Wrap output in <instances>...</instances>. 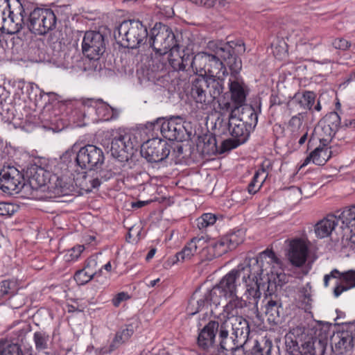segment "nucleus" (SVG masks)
Listing matches in <instances>:
<instances>
[{
  "instance_id": "nucleus-1",
  "label": "nucleus",
  "mask_w": 355,
  "mask_h": 355,
  "mask_svg": "<svg viewBox=\"0 0 355 355\" xmlns=\"http://www.w3.org/2000/svg\"><path fill=\"white\" fill-rule=\"evenodd\" d=\"M280 261L272 250L266 249L256 257H246L236 268L226 274L210 290V298L213 304L218 306L223 300L234 296L237 288L247 289V285L252 283H262L264 279L270 283L280 277Z\"/></svg>"
},
{
  "instance_id": "nucleus-2",
  "label": "nucleus",
  "mask_w": 355,
  "mask_h": 355,
  "mask_svg": "<svg viewBox=\"0 0 355 355\" xmlns=\"http://www.w3.org/2000/svg\"><path fill=\"white\" fill-rule=\"evenodd\" d=\"M67 165L62 161L51 160L44 168L35 166L31 169L29 187L33 191H48L55 196H64L70 191Z\"/></svg>"
},
{
  "instance_id": "nucleus-3",
  "label": "nucleus",
  "mask_w": 355,
  "mask_h": 355,
  "mask_svg": "<svg viewBox=\"0 0 355 355\" xmlns=\"http://www.w3.org/2000/svg\"><path fill=\"white\" fill-rule=\"evenodd\" d=\"M219 339L221 350L211 355H235L236 352L248 350L250 334L248 322L241 315L220 318Z\"/></svg>"
},
{
  "instance_id": "nucleus-4",
  "label": "nucleus",
  "mask_w": 355,
  "mask_h": 355,
  "mask_svg": "<svg viewBox=\"0 0 355 355\" xmlns=\"http://www.w3.org/2000/svg\"><path fill=\"white\" fill-rule=\"evenodd\" d=\"M285 344L288 355H324L327 343L297 327L286 335Z\"/></svg>"
},
{
  "instance_id": "nucleus-5",
  "label": "nucleus",
  "mask_w": 355,
  "mask_h": 355,
  "mask_svg": "<svg viewBox=\"0 0 355 355\" xmlns=\"http://www.w3.org/2000/svg\"><path fill=\"white\" fill-rule=\"evenodd\" d=\"M224 89L220 79L206 78L201 75L192 80L190 94L199 108L207 110L223 94Z\"/></svg>"
},
{
  "instance_id": "nucleus-6",
  "label": "nucleus",
  "mask_w": 355,
  "mask_h": 355,
  "mask_svg": "<svg viewBox=\"0 0 355 355\" xmlns=\"http://www.w3.org/2000/svg\"><path fill=\"white\" fill-rule=\"evenodd\" d=\"M26 5L21 0H0V31L14 35L25 27Z\"/></svg>"
},
{
  "instance_id": "nucleus-7",
  "label": "nucleus",
  "mask_w": 355,
  "mask_h": 355,
  "mask_svg": "<svg viewBox=\"0 0 355 355\" xmlns=\"http://www.w3.org/2000/svg\"><path fill=\"white\" fill-rule=\"evenodd\" d=\"M262 283H251L247 285V289L244 292L243 300L241 297H239L235 294L232 296L230 300L224 306L223 318H227V317H232V315H239V311L245 307H248L249 311L259 317V308L258 303L261 298V293L260 287Z\"/></svg>"
},
{
  "instance_id": "nucleus-8",
  "label": "nucleus",
  "mask_w": 355,
  "mask_h": 355,
  "mask_svg": "<svg viewBox=\"0 0 355 355\" xmlns=\"http://www.w3.org/2000/svg\"><path fill=\"white\" fill-rule=\"evenodd\" d=\"M147 26L139 20H124L114 31V37L121 45L128 49H137L148 39Z\"/></svg>"
},
{
  "instance_id": "nucleus-9",
  "label": "nucleus",
  "mask_w": 355,
  "mask_h": 355,
  "mask_svg": "<svg viewBox=\"0 0 355 355\" xmlns=\"http://www.w3.org/2000/svg\"><path fill=\"white\" fill-rule=\"evenodd\" d=\"M26 11L25 27L32 33L44 35L55 28L57 18L51 9L35 8L31 10L26 6Z\"/></svg>"
},
{
  "instance_id": "nucleus-10",
  "label": "nucleus",
  "mask_w": 355,
  "mask_h": 355,
  "mask_svg": "<svg viewBox=\"0 0 355 355\" xmlns=\"http://www.w3.org/2000/svg\"><path fill=\"white\" fill-rule=\"evenodd\" d=\"M228 88L229 91L218 100L219 107L224 112L239 111L245 105L249 88L242 79L238 78H230Z\"/></svg>"
},
{
  "instance_id": "nucleus-11",
  "label": "nucleus",
  "mask_w": 355,
  "mask_h": 355,
  "mask_svg": "<svg viewBox=\"0 0 355 355\" xmlns=\"http://www.w3.org/2000/svg\"><path fill=\"white\" fill-rule=\"evenodd\" d=\"M111 137V155L120 162L129 160L134 153L135 147L138 146L136 137L130 133L112 130Z\"/></svg>"
},
{
  "instance_id": "nucleus-12",
  "label": "nucleus",
  "mask_w": 355,
  "mask_h": 355,
  "mask_svg": "<svg viewBox=\"0 0 355 355\" xmlns=\"http://www.w3.org/2000/svg\"><path fill=\"white\" fill-rule=\"evenodd\" d=\"M149 43L157 52L168 53L179 46L171 28L161 23H156L151 29Z\"/></svg>"
},
{
  "instance_id": "nucleus-13",
  "label": "nucleus",
  "mask_w": 355,
  "mask_h": 355,
  "mask_svg": "<svg viewBox=\"0 0 355 355\" xmlns=\"http://www.w3.org/2000/svg\"><path fill=\"white\" fill-rule=\"evenodd\" d=\"M228 130L233 139L224 140L222 143L223 151L230 150L244 144L249 138L250 132L244 123L236 116L238 111H229Z\"/></svg>"
},
{
  "instance_id": "nucleus-14",
  "label": "nucleus",
  "mask_w": 355,
  "mask_h": 355,
  "mask_svg": "<svg viewBox=\"0 0 355 355\" xmlns=\"http://www.w3.org/2000/svg\"><path fill=\"white\" fill-rule=\"evenodd\" d=\"M105 162V155L101 148L88 144L80 148L76 154V162L82 169L95 171Z\"/></svg>"
},
{
  "instance_id": "nucleus-15",
  "label": "nucleus",
  "mask_w": 355,
  "mask_h": 355,
  "mask_svg": "<svg viewBox=\"0 0 355 355\" xmlns=\"http://www.w3.org/2000/svg\"><path fill=\"white\" fill-rule=\"evenodd\" d=\"M25 186L23 174L15 166H4L0 171V189L6 193H18Z\"/></svg>"
},
{
  "instance_id": "nucleus-16",
  "label": "nucleus",
  "mask_w": 355,
  "mask_h": 355,
  "mask_svg": "<svg viewBox=\"0 0 355 355\" xmlns=\"http://www.w3.org/2000/svg\"><path fill=\"white\" fill-rule=\"evenodd\" d=\"M82 51L89 60H98L105 51L104 35L97 31H87L82 42Z\"/></svg>"
},
{
  "instance_id": "nucleus-17",
  "label": "nucleus",
  "mask_w": 355,
  "mask_h": 355,
  "mask_svg": "<svg viewBox=\"0 0 355 355\" xmlns=\"http://www.w3.org/2000/svg\"><path fill=\"white\" fill-rule=\"evenodd\" d=\"M331 345L334 353L343 355L355 345V325H347L334 334L331 338Z\"/></svg>"
},
{
  "instance_id": "nucleus-18",
  "label": "nucleus",
  "mask_w": 355,
  "mask_h": 355,
  "mask_svg": "<svg viewBox=\"0 0 355 355\" xmlns=\"http://www.w3.org/2000/svg\"><path fill=\"white\" fill-rule=\"evenodd\" d=\"M170 146L158 138L148 140L141 147V155L149 162H159L170 154Z\"/></svg>"
},
{
  "instance_id": "nucleus-19",
  "label": "nucleus",
  "mask_w": 355,
  "mask_h": 355,
  "mask_svg": "<svg viewBox=\"0 0 355 355\" xmlns=\"http://www.w3.org/2000/svg\"><path fill=\"white\" fill-rule=\"evenodd\" d=\"M153 130H160L162 136L169 141H182L184 139L186 129L176 119H158L151 123Z\"/></svg>"
},
{
  "instance_id": "nucleus-20",
  "label": "nucleus",
  "mask_w": 355,
  "mask_h": 355,
  "mask_svg": "<svg viewBox=\"0 0 355 355\" xmlns=\"http://www.w3.org/2000/svg\"><path fill=\"white\" fill-rule=\"evenodd\" d=\"M331 279H336V286L334 289V295L336 297H339L344 291L355 287V270H354L343 272L337 269L332 270L329 274H327L324 277L325 287L329 286Z\"/></svg>"
},
{
  "instance_id": "nucleus-21",
  "label": "nucleus",
  "mask_w": 355,
  "mask_h": 355,
  "mask_svg": "<svg viewBox=\"0 0 355 355\" xmlns=\"http://www.w3.org/2000/svg\"><path fill=\"white\" fill-rule=\"evenodd\" d=\"M202 58L199 72L203 71L206 78L220 79L224 87V76L227 74V71L222 60L214 54L209 53H202Z\"/></svg>"
},
{
  "instance_id": "nucleus-22",
  "label": "nucleus",
  "mask_w": 355,
  "mask_h": 355,
  "mask_svg": "<svg viewBox=\"0 0 355 355\" xmlns=\"http://www.w3.org/2000/svg\"><path fill=\"white\" fill-rule=\"evenodd\" d=\"M220 325L218 322L209 321L200 331L197 343L198 347L205 351H208L214 347L216 335Z\"/></svg>"
},
{
  "instance_id": "nucleus-23",
  "label": "nucleus",
  "mask_w": 355,
  "mask_h": 355,
  "mask_svg": "<svg viewBox=\"0 0 355 355\" xmlns=\"http://www.w3.org/2000/svg\"><path fill=\"white\" fill-rule=\"evenodd\" d=\"M205 236H196L192 238L183 248L175 254L177 261H186L190 260L196 255H200V250L205 247ZM175 263V261H173Z\"/></svg>"
},
{
  "instance_id": "nucleus-24",
  "label": "nucleus",
  "mask_w": 355,
  "mask_h": 355,
  "mask_svg": "<svg viewBox=\"0 0 355 355\" xmlns=\"http://www.w3.org/2000/svg\"><path fill=\"white\" fill-rule=\"evenodd\" d=\"M288 254L289 260L295 266H302L306 260L308 248L301 239H295L291 242Z\"/></svg>"
},
{
  "instance_id": "nucleus-25",
  "label": "nucleus",
  "mask_w": 355,
  "mask_h": 355,
  "mask_svg": "<svg viewBox=\"0 0 355 355\" xmlns=\"http://www.w3.org/2000/svg\"><path fill=\"white\" fill-rule=\"evenodd\" d=\"M334 215H329L316 223L315 225V233L318 238L322 239L330 235L335 227L338 225L339 220L342 222L340 218Z\"/></svg>"
},
{
  "instance_id": "nucleus-26",
  "label": "nucleus",
  "mask_w": 355,
  "mask_h": 355,
  "mask_svg": "<svg viewBox=\"0 0 355 355\" xmlns=\"http://www.w3.org/2000/svg\"><path fill=\"white\" fill-rule=\"evenodd\" d=\"M241 112L239 114V119L251 130L257 125L258 121V112H261V103H259L257 110L252 105H244L241 107Z\"/></svg>"
},
{
  "instance_id": "nucleus-27",
  "label": "nucleus",
  "mask_w": 355,
  "mask_h": 355,
  "mask_svg": "<svg viewBox=\"0 0 355 355\" xmlns=\"http://www.w3.org/2000/svg\"><path fill=\"white\" fill-rule=\"evenodd\" d=\"M332 153L331 148H327L326 146L317 147L306 157L302 166L307 165L311 161L316 165L322 166L329 159Z\"/></svg>"
},
{
  "instance_id": "nucleus-28",
  "label": "nucleus",
  "mask_w": 355,
  "mask_h": 355,
  "mask_svg": "<svg viewBox=\"0 0 355 355\" xmlns=\"http://www.w3.org/2000/svg\"><path fill=\"white\" fill-rule=\"evenodd\" d=\"M266 315L269 323H280L283 315L282 303L277 300H268L266 304Z\"/></svg>"
},
{
  "instance_id": "nucleus-29",
  "label": "nucleus",
  "mask_w": 355,
  "mask_h": 355,
  "mask_svg": "<svg viewBox=\"0 0 355 355\" xmlns=\"http://www.w3.org/2000/svg\"><path fill=\"white\" fill-rule=\"evenodd\" d=\"M316 95L313 92L304 91L302 93L295 94L291 103L298 105L300 108L311 110Z\"/></svg>"
},
{
  "instance_id": "nucleus-30",
  "label": "nucleus",
  "mask_w": 355,
  "mask_h": 355,
  "mask_svg": "<svg viewBox=\"0 0 355 355\" xmlns=\"http://www.w3.org/2000/svg\"><path fill=\"white\" fill-rule=\"evenodd\" d=\"M342 224L350 230L352 233L350 241L355 248V205L345 208L340 214Z\"/></svg>"
},
{
  "instance_id": "nucleus-31",
  "label": "nucleus",
  "mask_w": 355,
  "mask_h": 355,
  "mask_svg": "<svg viewBox=\"0 0 355 355\" xmlns=\"http://www.w3.org/2000/svg\"><path fill=\"white\" fill-rule=\"evenodd\" d=\"M90 103L91 105L95 107L96 114L101 120L107 121L115 117L116 110L101 99L91 100Z\"/></svg>"
},
{
  "instance_id": "nucleus-32",
  "label": "nucleus",
  "mask_w": 355,
  "mask_h": 355,
  "mask_svg": "<svg viewBox=\"0 0 355 355\" xmlns=\"http://www.w3.org/2000/svg\"><path fill=\"white\" fill-rule=\"evenodd\" d=\"M254 345L248 355H272V343L266 338L253 340Z\"/></svg>"
},
{
  "instance_id": "nucleus-33",
  "label": "nucleus",
  "mask_w": 355,
  "mask_h": 355,
  "mask_svg": "<svg viewBox=\"0 0 355 355\" xmlns=\"http://www.w3.org/2000/svg\"><path fill=\"white\" fill-rule=\"evenodd\" d=\"M209 47L214 50V55L217 56L220 60H223L226 62L230 57L234 55V52L232 51V46L227 42H220L218 44L213 42H209Z\"/></svg>"
},
{
  "instance_id": "nucleus-34",
  "label": "nucleus",
  "mask_w": 355,
  "mask_h": 355,
  "mask_svg": "<svg viewBox=\"0 0 355 355\" xmlns=\"http://www.w3.org/2000/svg\"><path fill=\"white\" fill-rule=\"evenodd\" d=\"M201 60H202V54H198L193 56L192 54L184 53L182 55L180 71H187L191 68L193 71L196 70V72H198L199 66L201 65Z\"/></svg>"
},
{
  "instance_id": "nucleus-35",
  "label": "nucleus",
  "mask_w": 355,
  "mask_h": 355,
  "mask_svg": "<svg viewBox=\"0 0 355 355\" xmlns=\"http://www.w3.org/2000/svg\"><path fill=\"white\" fill-rule=\"evenodd\" d=\"M152 69L155 71H163L168 66V53L155 51L152 57Z\"/></svg>"
},
{
  "instance_id": "nucleus-36",
  "label": "nucleus",
  "mask_w": 355,
  "mask_h": 355,
  "mask_svg": "<svg viewBox=\"0 0 355 355\" xmlns=\"http://www.w3.org/2000/svg\"><path fill=\"white\" fill-rule=\"evenodd\" d=\"M198 147L202 149L203 153L211 154L217 152L216 137L212 135H205L199 140Z\"/></svg>"
},
{
  "instance_id": "nucleus-37",
  "label": "nucleus",
  "mask_w": 355,
  "mask_h": 355,
  "mask_svg": "<svg viewBox=\"0 0 355 355\" xmlns=\"http://www.w3.org/2000/svg\"><path fill=\"white\" fill-rule=\"evenodd\" d=\"M134 330L132 326L127 327L125 329L118 331L115 337L110 345L109 351L112 352L121 345L126 342L130 336L133 334Z\"/></svg>"
},
{
  "instance_id": "nucleus-38",
  "label": "nucleus",
  "mask_w": 355,
  "mask_h": 355,
  "mask_svg": "<svg viewBox=\"0 0 355 355\" xmlns=\"http://www.w3.org/2000/svg\"><path fill=\"white\" fill-rule=\"evenodd\" d=\"M96 175L92 177L89 180L92 187L93 189L98 188L103 182L107 181L113 177L114 173L108 168H102L101 167L96 170Z\"/></svg>"
},
{
  "instance_id": "nucleus-39",
  "label": "nucleus",
  "mask_w": 355,
  "mask_h": 355,
  "mask_svg": "<svg viewBox=\"0 0 355 355\" xmlns=\"http://www.w3.org/2000/svg\"><path fill=\"white\" fill-rule=\"evenodd\" d=\"M266 178V173L264 169L257 171L251 182L248 184V191L250 194L256 193L261 187L265 179Z\"/></svg>"
},
{
  "instance_id": "nucleus-40",
  "label": "nucleus",
  "mask_w": 355,
  "mask_h": 355,
  "mask_svg": "<svg viewBox=\"0 0 355 355\" xmlns=\"http://www.w3.org/2000/svg\"><path fill=\"white\" fill-rule=\"evenodd\" d=\"M0 355H24L17 344L11 343L7 340H0Z\"/></svg>"
},
{
  "instance_id": "nucleus-41",
  "label": "nucleus",
  "mask_w": 355,
  "mask_h": 355,
  "mask_svg": "<svg viewBox=\"0 0 355 355\" xmlns=\"http://www.w3.org/2000/svg\"><path fill=\"white\" fill-rule=\"evenodd\" d=\"M210 250L213 251L214 256L220 257L231 250L225 236L221 237L217 241H214L210 243Z\"/></svg>"
},
{
  "instance_id": "nucleus-42",
  "label": "nucleus",
  "mask_w": 355,
  "mask_h": 355,
  "mask_svg": "<svg viewBox=\"0 0 355 355\" xmlns=\"http://www.w3.org/2000/svg\"><path fill=\"white\" fill-rule=\"evenodd\" d=\"M179 49L178 46L168 53V65L175 71H180L182 60V55L180 53Z\"/></svg>"
},
{
  "instance_id": "nucleus-43",
  "label": "nucleus",
  "mask_w": 355,
  "mask_h": 355,
  "mask_svg": "<svg viewBox=\"0 0 355 355\" xmlns=\"http://www.w3.org/2000/svg\"><path fill=\"white\" fill-rule=\"evenodd\" d=\"M216 219V215L211 213H205L196 219V225L200 230L203 231L207 227L213 225Z\"/></svg>"
},
{
  "instance_id": "nucleus-44",
  "label": "nucleus",
  "mask_w": 355,
  "mask_h": 355,
  "mask_svg": "<svg viewBox=\"0 0 355 355\" xmlns=\"http://www.w3.org/2000/svg\"><path fill=\"white\" fill-rule=\"evenodd\" d=\"M224 236L232 250L243 241L244 232L242 230H239Z\"/></svg>"
},
{
  "instance_id": "nucleus-45",
  "label": "nucleus",
  "mask_w": 355,
  "mask_h": 355,
  "mask_svg": "<svg viewBox=\"0 0 355 355\" xmlns=\"http://www.w3.org/2000/svg\"><path fill=\"white\" fill-rule=\"evenodd\" d=\"M306 115V112H302L291 118L288 121V126L291 128V131H297L302 127Z\"/></svg>"
},
{
  "instance_id": "nucleus-46",
  "label": "nucleus",
  "mask_w": 355,
  "mask_h": 355,
  "mask_svg": "<svg viewBox=\"0 0 355 355\" xmlns=\"http://www.w3.org/2000/svg\"><path fill=\"white\" fill-rule=\"evenodd\" d=\"M33 338L35 343V347L37 350H42L47 348L48 341L49 340L48 334L42 331H36L34 334Z\"/></svg>"
},
{
  "instance_id": "nucleus-47",
  "label": "nucleus",
  "mask_w": 355,
  "mask_h": 355,
  "mask_svg": "<svg viewBox=\"0 0 355 355\" xmlns=\"http://www.w3.org/2000/svg\"><path fill=\"white\" fill-rule=\"evenodd\" d=\"M226 63L231 71V76L234 77V78H237L236 75L239 73L242 67L241 60L236 55H234L226 61Z\"/></svg>"
},
{
  "instance_id": "nucleus-48",
  "label": "nucleus",
  "mask_w": 355,
  "mask_h": 355,
  "mask_svg": "<svg viewBox=\"0 0 355 355\" xmlns=\"http://www.w3.org/2000/svg\"><path fill=\"white\" fill-rule=\"evenodd\" d=\"M91 272H88L85 268L78 270L74 275V279L79 285H85L91 281L94 276L91 275Z\"/></svg>"
},
{
  "instance_id": "nucleus-49",
  "label": "nucleus",
  "mask_w": 355,
  "mask_h": 355,
  "mask_svg": "<svg viewBox=\"0 0 355 355\" xmlns=\"http://www.w3.org/2000/svg\"><path fill=\"white\" fill-rule=\"evenodd\" d=\"M321 133L320 141L322 143L323 146H326L336 133V130L329 127V125L324 124L321 128Z\"/></svg>"
},
{
  "instance_id": "nucleus-50",
  "label": "nucleus",
  "mask_w": 355,
  "mask_h": 355,
  "mask_svg": "<svg viewBox=\"0 0 355 355\" xmlns=\"http://www.w3.org/2000/svg\"><path fill=\"white\" fill-rule=\"evenodd\" d=\"M340 117L336 112H330L326 116L325 124L338 131L340 125Z\"/></svg>"
},
{
  "instance_id": "nucleus-51",
  "label": "nucleus",
  "mask_w": 355,
  "mask_h": 355,
  "mask_svg": "<svg viewBox=\"0 0 355 355\" xmlns=\"http://www.w3.org/2000/svg\"><path fill=\"white\" fill-rule=\"evenodd\" d=\"M97 258L98 257L96 256L89 257L87 260L86 264L84 267L88 272H91L92 273L90 274L93 276L96 275L98 272L100 274L102 270V268H98Z\"/></svg>"
},
{
  "instance_id": "nucleus-52",
  "label": "nucleus",
  "mask_w": 355,
  "mask_h": 355,
  "mask_svg": "<svg viewBox=\"0 0 355 355\" xmlns=\"http://www.w3.org/2000/svg\"><path fill=\"white\" fill-rule=\"evenodd\" d=\"M271 48L275 56L283 55L287 52V45L282 40H278L277 43L273 42L271 44Z\"/></svg>"
},
{
  "instance_id": "nucleus-53",
  "label": "nucleus",
  "mask_w": 355,
  "mask_h": 355,
  "mask_svg": "<svg viewBox=\"0 0 355 355\" xmlns=\"http://www.w3.org/2000/svg\"><path fill=\"white\" fill-rule=\"evenodd\" d=\"M28 331L26 329H22L17 331L15 334V337L12 338L11 340H9L11 343L17 344L20 347L21 345H25L26 343V334Z\"/></svg>"
},
{
  "instance_id": "nucleus-54",
  "label": "nucleus",
  "mask_w": 355,
  "mask_h": 355,
  "mask_svg": "<svg viewBox=\"0 0 355 355\" xmlns=\"http://www.w3.org/2000/svg\"><path fill=\"white\" fill-rule=\"evenodd\" d=\"M83 245H78L69 250L65 254V258L67 261H71L77 259L80 254L84 250Z\"/></svg>"
},
{
  "instance_id": "nucleus-55",
  "label": "nucleus",
  "mask_w": 355,
  "mask_h": 355,
  "mask_svg": "<svg viewBox=\"0 0 355 355\" xmlns=\"http://www.w3.org/2000/svg\"><path fill=\"white\" fill-rule=\"evenodd\" d=\"M213 304L212 301L210 298V291L207 292L202 298L196 300L195 299V305L196 309H195V312H199L204 308L205 306L208 304Z\"/></svg>"
},
{
  "instance_id": "nucleus-56",
  "label": "nucleus",
  "mask_w": 355,
  "mask_h": 355,
  "mask_svg": "<svg viewBox=\"0 0 355 355\" xmlns=\"http://www.w3.org/2000/svg\"><path fill=\"white\" fill-rule=\"evenodd\" d=\"M232 46V51L234 54H242L245 52V44L242 40H236L234 41H229L227 42Z\"/></svg>"
},
{
  "instance_id": "nucleus-57",
  "label": "nucleus",
  "mask_w": 355,
  "mask_h": 355,
  "mask_svg": "<svg viewBox=\"0 0 355 355\" xmlns=\"http://www.w3.org/2000/svg\"><path fill=\"white\" fill-rule=\"evenodd\" d=\"M200 257L202 259L212 260L218 256H214L213 251L210 250V244L207 245V239L205 237V244L202 250H200Z\"/></svg>"
},
{
  "instance_id": "nucleus-58",
  "label": "nucleus",
  "mask_w": 355,
  "mask_h": 355,
  "mask_svg": "<svg viewBox=\"0 0 355 355\" xmlns=\"http://www.w3.org/2000/svg\"><path fill=\"white\" fill-rule=\"evenodd\" d=\"M332 45L336 49L346 51L350 47L351 44L343 38H336L333 41Z\"/></svg>"
},
{
  "instance_id": "nucleus-59",
  "label": "nucleus",
  "mask_w": 355,
  "mask_h": 355,
  "mask_svg": "<svg viewBox=\"0 0 355 355\" xmlns=\"http://www.w3.org/2000/svg\"><path fill=\"white\" fill-rule=\"evenodd\" d=\"M311 286L309 283H307L306 286L302 287L300 290V294L306 303H309L311 301Z\"/></svg>"
},
{
  "instance_id": "nucleus-60",
  "label": "nucleus",
  "mask_w": 355,
  "mask_h": 355,
  "mask_svg": "<svg viewBox=\"0 0 355 355\" xmlns=\"http://www.w3.org/2000/svg\"><path fill=\"white\" fill-rule=\"evenodd\" d=\"M12 282L8 280H3L0 283V294L8 295L10 293Z\"/></svg>"
},
{
  "instance_id": "nucleus-61",
  "label": "nucleus",
  "mask_w": 355,
  "mask_h": 355,
  "mask_svg": "<svg viewBox=\"0 0 355 355\" xmlns=\"http://www.w3.org/2000/svg\"><path fill=\"white\" fill-rule=\"evenodd\" d=\"M128 298V295L127 293L124 292L119 293L116 295V296L112 300V303L114 306H119L120 303L126 299Z\"/></svg>"
},
{
  "instance_id": "nucleus-62",
  "label": "nucleus",
  "mask_w": 355,
  "mask_h": 355,
  "mask_svg": "<svg viewBox=\"0 0 355 355\" xmlns=\"http://www.w3.org/2000/svg\"><path fill=\"white\" fill-rule=\"evenodd\" d=\"M12 207L10 204L0 202V216L10 215V208Z\"/></svg>"
},
{
  "instance_id": "nucleus-63",
  "label": "nucleus",
  "mask_w": 355,
  "mask_h": 355,
  "mask_svg": "<svg viewBox=\"0 0 355 355\" xmlns=\"http://www.w3.org/2000/svg\"><path fill=\"white\" fill-rule=\"evenodd\" d=\"M196 4L203 6L207 8H211L214 6L216 0H192Z\"/></svg>"
},
{
  "instance_id": "nucleus-64",
  "label": "nucleus",
  "mask_w": 355,
  "mask_h": 355,
  "mask_svg": "<svg viewBox=\"0 0 355 355\" xmlns=\"http://www.w3.org/2000/svg\"><path fill=\"white\" fill-rule=\"evenodd\" d=\"M196 309L195 305V298L192 297L189 301V304L187 308V313L191 315L197 313L198 312H195V309Z\"/></svg>"
}]
</instances>
